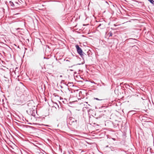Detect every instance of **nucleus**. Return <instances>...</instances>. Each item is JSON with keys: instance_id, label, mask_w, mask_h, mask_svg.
<instances>
[{"instance_id": "20e7f679", "label": "nucleus", "mask_w": 154, "mask_h": 154, "mask_svg": "<svg viewBox=\"0 0 154 154\" xmlns=\"http://www.w3.org/2000/svg\"><path fill=\"white\" fill-rule=\"evenodd\" d=\"M112 33H110L109 35V36H112Z\"/></svg>"}, {"instance_id": "7ed1b4c3", "label": "nucleus", "mask_w": 154, "mask_h": 154, "mask_svg": "<svg viewBox=\"0 0 154 154\" xmlns=\"http://www.w3.org/2000/svg\"><path fill=\"white\" fill-rule=\"evenodd\" d=\"M94 99L97 100H101L99 99L98 98H95Z\"/></svg>"}, {"instance_id": "f257e3e1", "label": "nucleus", "mask_w": 154, "mask_h": 154, "mask_svg": "<svg viewBox=\"0 0 154 154\" xmlns=\"http://www.w3.org/2000/svg\"><path fill=\"white\" fill-rule=\"evenodd\" d=\"M75 47L78 53L82 57V56L83 55V54L81 48H80L78 45L75 46Z\"/></svg>"}, {"instance_id": "f03ea898", "label": "nucleus", "mask_w": 154, "mask_h": 154, "mask_svg": "<svg viewBox=\"0 0 154 154\" xmlns=\"http://www.w3.org/2000/svg\"><path fill=\"white\" fill-rule=\"evenodd\" d=\"M151 3L154 5V1L153 0H148Z\"/></svg>"}]
</instances>
